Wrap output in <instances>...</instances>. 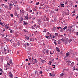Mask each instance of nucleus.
Masks as SVG:
<instances>
[{"mask_svg":"<svg viewBox=\"0 0 78 78\" xmlns=\"http://www.w3.org/2000/svg\"><path fill=\"white\" fill-rule=\"evenodd\" d=\"M66 42H67V41H68V38H66Z\"/></svg>","mask_w":78,"mask_h":78,"instance_id":"nucleus-38","label":"nucleus"},{"mask_svg":"<svg viewBox=\"0 0 78 78\" xmlns=\"http://www.w3.org/2000/svg\"><path fill=\"white\" fill-rule=\"evenodd\" d=\"M76 11V10H74V11L72 12V13H73V14L75 13V11Z\"/></svg>","mask_w":78,"mask_h":78,"instance_id":"nucleus-35","label":"nucleus"},{"mask_svg":"<svg viewBox=\"0 0 78 78\" xmlns=\"http://www.w3.org/2000/svg\"><path fill=\"white\" fill-rule=\"evenodd\" d=\"M66 63H69V64H70V63H71V61H66Z\"/></svg>","mask_w":78,"mask_h":78,"instance_id":"nucleus-17","label":"nucleus"},{"mask_svg":"<svg viewBox=\"0 0 78 78\" xmlns=\"http://www.w3.org/2000/svg\"><path fill=\"white\" fill-rule=\"evenodd\" d=\"M28 36H29V37H31V33L28 34Z\"/></svg>","mask_w":78,"mask_h":78,"instance_id":"nucleus-26","label":"nucleus"},{"mask_svg":"<svg viewBox=\"0 0 78 78\" xmlns=\"http://www.w3.org/2000/svg\"><path fill=\"white\" fill-rule=\"evenodd\" d=\"M5 28H7V29H8L9 28V24H7L5 25Z\"/></svg>","mask_w":78,"mask_h":78,"instance_id":"nucleus-8","label":"nucleus"},{"mask_svg":"<svg viewBox=\"0 0 78 78\" xmlns=\"http://www.w3.org/2000/svg\"><path fill=\"white\" fill-rule=\"evenodd\" d=\"M76 69H75V68L74 67H73V71H74Z\"/></svg>","mask_w":78,"mask_h":78,"instance_id":"nucleus-41","label":"nucleus"},{"mask_svg":"<svg viewBox=\"0 0 78 78\" xmlns=\"http://www.w3.org/2000/svg\"><path fill=\"white\" fill-rule=\"evenodd\" d=\"M25 19H27V20H28V16H25Z\"/></svg>","mask_w":78,"mask_h":78,"instance_id":"nucleus-20","label":"nucleus"},{"mask_svg":"<svg viewBox=\"0 0 78 78\" xmlns=\"http://www.w3.org/2000/svg\"><path fill=\"white\" fill-rule=\"evenodd\" d=\"M25 38H26V39H27V40H29V39H30V37H29L28 36H26Z\"/></svg>","mask_w":78,"mask_h":78,"instance_id":"nucleus-15","label":"nucleus"},{"mask_svg":"<svg viewBox=\"0 0 78 78\" xmlns=\"http://www.w3.org/2000/svg\"><path fill=\"white\" fill-rule=\"evenodd\" d=\"M55 36H58V33H55Z\"/></svg>","mask_w":78,"mask_h":78,"instance_id":"nucleus-23","label":"nucleus"},{"mask_svg":"<svg viewBox=\"0 0 78 78\" xmlns=\"http://www.w3.org/2000/svg\"><path fill=\"white\" fill-rule=\"evenodd\" d=\"M44 61H45V60H44L41 61V62H44Z\"/></svg>","mask_w":78,"mask_h":78,"instance_id":"nucleus-37","label":"nucleus"},{"mask_svg":"<svg viewBox=\"0 0 78 78\" xmlns=\"http://www.w3.org/2000/svg\"><path fill=\"white\" fill-rule=\"evenodd\" d=\"M56 37L54 35L53 37L52 38H53V39H55V37Z\"/></svg>","mask_w":78,"mask_h":78,"instance_id":"nucleus-39","label":"nucleus"},{"mask_svg":"<svg viewBox=\"0 0 78 78\" xmlns=\"http://www.w3.org/2000/svg\"><path fill=\"white\" fill-rule=\"evenodd\" d=\"M44 21H48V20H49V19H48V17H47L46 18V20H45V19H44Z\"/></svg>","mask_w":78,"mask_h":78,"instance_id":"nucleus-11","label":"nucleus"},{"mask_svg":"<svg viewBox=\"0 0 78 78\" xmlns=\"http://www.w3.org/2000/svg\"><path fill=\"white\" fill-rule=\"evenodd\" d=\"M30 41H31L32 42H33L34 41V40L32 38H30Z\"/></svg>","mask_w":78,"mask_h":78,"instance_id":"nucleus-21","label":"nucleus"},{"mask_svg":"<svg viewBox=\"0 0 78 78\" xmlns=\"http://www.w3.org/2000/svg\"><path fill=\"white\" fill-rule=\"evenodd\" d=\"M9 74H11V72H9Z\"/></svg>","mask_w":78,"mask_h":78,"instance_id":"nucleus-63","label":"nucleus"},{"mask_svg":"<svg viewBox=\"0 0 78 78\" xmlns=\"http://www.w3.org/2000/svg\"><path fill=\"white\" fill-rule=\"evenodd\" d=\"M9 75L10 77H11V78H12V77H13V75H12V74H10Z\"/></svg>","mask_w":78,"mask_h":78,"instance_id":"nucleus-24","label":"nucleus"},{"mask_svg":"<svg viewBox=\"0 0 78 78\" xmlns=\"http://www.w3.org/2000/svg\"><path fill=\"white\" fill-rule=\"evenodd\" d=\"M9 9L10 11L11 10V7H9Z\"/></svg>","mask_w":78,"mask_h":78,"instance_id":"nucleus-46","label":"nucleus"},{"mask_svg":"<svg viewBox=\"0 0 78 78\" xmlns=\"http://www.w3.org/2000/svg\"><path fill=\"white\" fill-rule=\"evenodd\" d=\"M12 5L11 4H10L9 5V6H12Z\"/></svg>","mask_w":78,"mask_h":78,"instance_id":"nucleus-61","label":"nucleus"},{"mask_svg":"<svg viewBox=\"0 0 78 78\" xmlns=\"http://www.w3.org/2000/svg\"><path fill=\"white\" fill-rule=\"evenodd\" d=\"M63 75H64V74H63V73H62V74H60V76L61 77L62 76H63Z\"/></svg>","mask_w":78,"mask_h":78,"instance_id":"nucleus-32","label":"nucleus"},{"mask_svg":"<svg viewBox=\"0 0 78 78\" xmlns=\"http://www.w3.org/2000/svg\"><path fill=\"white\" fill-rule=\"evenodd\" d=\"M10 33H12V30H11L10 31Z\"/></svg>","mask_w":78,"mask_h":78,"instance_id":"nucleus-55","label":"nucleus"},{"mask_svg":"<svg viewBox=\"0 0 78 78\" xmlns=\"http://www.w3.org/2000/svg\"><path fill=\"white\" fill-rule=\"evenodd\" d=\"M31 28H32V29H34V30H35V28H34V27H33V26H32V27H31Z\"/></svg>","mask_w":78,"mask_h":78,"instance_id":"nucleus-34","label":"nucleus"},{"mask_svg":"<svg viewBox=\"0 0 78 78\" xmlns=\"http://www.w3.org/2000/svg\"><path fill=\"white\" fill-rule=\"evenodd\" d=\"M33 62L34 63L33 64H36V63H37V60L34 59V60L33 61Z\"/></svg>","mask_w":78,"mask_h":78,"instance_id":"nucleus-4","label":"nucleus"},{"mask_svg":"<svg viewBox=\"0 0 78 78\" xmlns=\"http://www.w3.org/2000/svg\"><path fill=\"white\" fill-rule=\"evenodd\" d=\"M4 7L6 8V9H8L9 7L7 5H6L4 6Z\"/></svg>","mask_w":78,"mask_h":78,"instance_id":"nucleus-10","label":"nucleus"},{"mask_svg":"<svg viewBox=\"0 0 78 78\" xmlns=\"http://www.w3.org/2000/svg\"><path fill=\"white\" fill-rule=\"evenodd\" d=\"M60 31H61V32H62V29H61Z\"/></svg>","mask_w":78,"mask_h":78,"instance_id":"nucleus-56","label":"nucleus"},{"mask_svg":"<svg viewBox=\"0 0 78 78\" xmlns=\"http://www.w3.org/2000/svg\"><path fill=\"white\" fill-rule=\"evenodd\" d=\"M2 6H5V4H2Z\"/></svg>","mask_w":78,"mask_h":78,"instance_id":"nucleus-53","label":"nucleus"},{"mask_svg":"<svg viewBox=\"0 0 78 78\" xmlns=\"http://www.w3.org/2000/svg\"><path fill=\"white\" fill-rule=\"evenodd\" d=\"M23 18L22 17H21L20 18L19 21L20 22H22V21H23Z\"/></svg>","mask_w":78,"mask_h":78,"instance_id":"nucleus-6","label":"nucleus"},{"mask_svg":"<svg viewBox=\"0 0 78 78\" xmlns=\"http://www.w3.org/2000/svg\"><path fill=\"white\" fill-rule=\"evenodd\" d=\"M69 55H70V54H69V52L66 53V57H68V56H69Z\"/></svg>","mask_w":78,"mask_h":78,"instance_id":"nucleus-12","label":"nucleus"},{"mask_svg":"<svg viewBox=\"0 0 78 78\" xmlns=\"http://www.w3.org/2000/svg\"><path fill=\"white\" fill-rule=\"evenodd\" d=\"M71 31H72V29H70L69 30V31H70V33H71Z\"/></svg>","mask_w":78,"mask_h":78,"instance_id":"nucleus-57","label":"nucleus"},{"mask_svg":"<svg viewBox=\"0 0 78 78\" xmlns=\"http://www.w3.org/2000/svg\"><path fill=\"white\" fill-rule=\"evenodd\" d=\"M20 53V51H17V54H18V55H19V54Z\"/></svg>","mask_w":78,"mask_h":78,"instance_id":"nucleus-43","label":"nucleus"},{"mask_svg":"<svg viewBox=\"0 0 78 78\" xmlns=\"http://www.w3.org/2000/svg\"><path fill=\"white\" fill-rule=\"evenodd\" d=\"M72 41V40L71 39H69L68 40V42L70 43L71 42V41Z\"/></svg>","mask_w":78,"mask_h":78,"instance_id":"nucleus-19","label":"nucleus"},{"mask_svg":"<svg viewBox=\"0 0 78 78\" xmlns=\"http://www.w3.org/2000/svg\"><path fill=\"white\" fill-rule=\"evenodd\" d=\"M50 54H51V55H52V54H53V53H51V51H50Z\"/></svg>","mask_w":78,"mask_h":78,"instance_id":"nucleus-52","label":"nucleus"},{"mask_svg":"<svg viewBox=\"0 0 78 78\" xmlns=\"http://www.w3.org/2000/svg\"><path fill=\"white\" fill-rule=\"evenodd\" d=\"M0 24L2 27H4V26H5V24H6V23H2V22H1L0 23Z\"/></svg>","mask_w":78,"mask_h":78,"instance_id":"nucleus-2","label":"nucleus"},{"mask_svg":"<svg viewBox=\"0 0 78 78\" xmlns=\"http://www.w3.org/2000/svg\"><path fill=\"white\" fill-rule=\"evenodd\" d=\"M36 5H39V2H36Z\"/></svg>","mask_w":78,"mask_h":78,"instance_id":"nucleus-29","label":"nucleus"},{"mask_svg":"<svg viewBox=\"0 0 78 78\" xmlns=\"http://www.w3.org/2000/svg\"><path fill=\"white\" fill-rule=\"evenodd\" d=\"M27 46H29V44L28 43V42L27 43Z\"/></svg>","mask_w":78,"mask_h":78,"instance_id":"nucleus-51","label":"nucleus"},{"mask_svg":"<svg viewBox=\"0 0 78 78\" xmlns=\"http://www.w3.org/2000/svg\"><path fill=\"white\" fill-rule=\"evenodd\" d=\"M49 75L50 76H52V75H51V73H49Z\"/></svg>","mask_w":78,"mask_h":78,"instance_id":"nucleus-42","label":"nucleus"},{"mask_svg":"<svg viewBox=\"0 0 78 78\" xmlns=\"http://www.w3.org/2000/svg\"><path fill=\"white\" fill-rule=\"evenodd\" d=\"M43 53L44 54H45V51H44Z\"/></svg>","mask_w":78,"mask_h":78,"instance_id":"nucleus-59","label":"nucleus"},{"mask_svg":"<svg viewBox=\"0 0 78 78\" xmlns=\"http://www.w3.org/2000/svg\"><path fill=\"white\" fill-rule=\"evenodd\" d=\"M10 16L11 17H13V14H10Z\"/></svg>","mask_w":78,"mask_h":78,"instance_id":"nucleus-44","label":"nucleus"},{"mask_svg":"<svg viewBox=\"0 0 78 78\" xmlns=\"http://www.w3.org/2000/svg\"><path fill=\"white\" fill-rule=\"evenodd\" d=\"M48 52H49V50L48 49L46 50V53H48Z\"/></svg>","mask_w":78,"mask_h":78,"instance_id":"nucleus-30","label":"nucleus"},{"mask_svg":"<svg viewBox=\"0 0 78 78\" xmlns=\"http://www.w3.org/2000/svg\"><path fill=\"white\" fill-rule=\"evenodd\" d=\"M8 0H3V1L4 2H7V1H8Z\"/></svg>","mask_w":78,"mask_h":78,"instance_id":"nucleus-45","label":"nucleus"},{"mask_svg":"<svg viewBox=\"0 0 78 78\" xmlns=\"http://www.w3.org/2000/svg\"><path fill=\"white\" fill-rule=\"evenodd\" d=\"M50 37L51 38H51H52V37H51V34H50Z\"/></svg>","mask_w":78,"mask_h":78,"instance_id":"nucleus-47","label":"nucleus"},{"mask_svg":"<svg viewBox=\"0 0 78 78\" xmlns=\"http://www.w3.org/2000/svg\"><path fill=\"white\" fill-rule=\"evenodd\" d=\"M67 28V27L65 26L63 28V30H64H64H66Z\"/></svg>","mask_w":78,"mask_h":78,"instance_id":"nucleus-14","label":"nucleus"},{"mask_svg":"<svg viewBox=\"0 0 78 78\" xmlns=\"http://www.w3.org/2000/svg\"><path fill=\"white\" fill-rule=\"evenodd\" d=\"M56 40H55V41L54 42V43L55 44V45H56L57 44H56Z\"/></svg>","mask_w":78,"mask_h":78,"instance_id":"nucleus-22","label":"nucleus"},{"mask_svg":"<svg viewBox=\"0 0 78 78\" xmlns=\"http://www.w3.org/2000/svg\"><path fill=\"white\" fill-rule=\"evenodd\" d=\"M76 34L77 36H78V32H76Z\"/></svg>","mask_w":78,"mask_h":78,"instance_id":"nucleus-58","label":"nucleus"},{"mask_svg":"<svg viewBox=\"0 0 78 78\" xmlns=\"http://www.w3.org/2000/svg\"><path fill=\"white\" fill-rule=\"evenodd\" d=\"M51 61H50L48 64H49V65H51Z\"/></svg>","mask_w":78,"mask_h":78,"instance_id":"nucleus-31","label":"nucleus"},{"mask_svg":"<svg viewBox=\"0 0 78 78\" xmlns=\"http://www.w3.org/2000/svg\"><path fill=\"white\" fill-rule=\"evenodd\" d=\"M57 51H58V52H60L61 51H60V50H59V48H58L57 47H56V48Z\"/></svg>","mask_w":78,"mask_h":78,"instance_id":"nucleus-5","label":"nucleus"},{"mask_svg":"<svg viewBox=\"0 0 78 78\" xmlns=\"http://www.w3.org/2000/svg\"><path fill=\"white\" fill-rule=\"evenodd\" d=\"M0 72H1V73H0V75H2V73H3V70H2V69L1 68H0Z\"/></svg>","mask_w":78,"mask_h":78,"instance_id":"nucleus-3","label":"nucleus"},{"mask_svg":"<svg viewBox=\"0 0 78 78\" xmlns=\"http://www.w3.org/2000/svg\"><path fill=\"white\" fill-rule=\"evenodd\" d=\"M47 34L48 35H49V34H50V33H49V32H47Z\"/></svg>","mask_w":78,"mask_h":78,"instance_id":"nucleus-36","label":"nucleus"},{"mask_svg":"<svg viewBox=\"0 0 78 78\" xmlns=\"http://www.w3.org/2000/svg\"><path fill=\"white\" fill-rule=\"evenodd\" d=\"M64 4L60 5V6H62V7H63V8H64Z\"/></svg>","mask_w":78,"mask_h":78,"instance_id":"nucleus-25","label":"nucleus"},{"mask_svg":"<svg viewBox=\"0 0 78 78\" xmlns=\"http://www.w3.org/2000/svg\"><path fill=\"white\" fill-rule=\"evenodd\" d=\"M9 63L10 64H12V60L11 59L10 60H8Z\"/></svg>","mask_w":78,"mask_h":78,"instance_id":"nucleus-9","label":"nucleus"},{"mask_svg":"<svg viewBox=\"0 0 78 78\" xmlns=\"http://www.w3.org/2000/svg\"><path fill=\"white\" fill-rule=\"evenodd\" d=\"M55 10L56 11H58V9H55Z\"/></svg>","mask_w":78,"mask_h":78,"instance_id":"nucleus-62","label":"nucleus"},{"mask_svg":"<svg viewBox=\"0 0 78 78\" xmlns=\"http://www.w3.org/2000/svg\"><path fill=\"white\" fill-rule=\"evenodd\" d=\"M74 65H75V63H74V62H73L71 64V67H73Z\"/></svg>","mask_w":78,"mask_h":78,"instance_id":"nucleus-7","label":"nucleus"},{"mask_svg":"<svg viewBox=\"0 0 78 78\" xmlns=\"http://www.w3.org/2000/svg\"><path fill=\"white\" fill-rule=\"evenodd\" d=\"M61 40L62 42H64V40L63 39H62Z\"/></svg>","mask_w":78,"mask_h":78,"instance_id":"nucleus-50","label":"nucleus"},{"mask_svg":"<svg viewBox=\"0 0 78 78\" xmlns=\"http://www.w3.org/2000/svg\"><path fill=\"white\" fill-rule=\"evenodd\" d=\"M40 74H42V71H40Z\"/></svg>","mask_w":78,"mask_h":78,"instance_id":"nucleus-54","label":"nucleus"},{"mask_svg":"<svg viewBox=\"0 0 78 78\" xmlns=\"http://www.w3.org/2000/svg\"><path fill=\"white\" fill-rule=\"evenodd\" d=\"M75 70H76V71L78 72V68H76Z\"/></svg>","mask_w":78,"mask_h":78,"instance_id":"nucleus-49","label":"nucleus"},{"mask_svg":"<svg viewBox=\"0 0 78 78\" xmlns=\"http://www.w3.org/2000/svg\"><path fill=\"white\" fill-rule=\"evenodd\" d=\"M52 66H53L54 67H55V65H52Z\"/></svg>","mask_w":78,"mask_h":78,"instance_id":"nucleus-64","label":"nucleus"},{"mask_svg":"<svg viewBox=\"0 0 78 78\" xmlns=\"http://www.w3.org/2000/svg\"><path fill=\"white\" fill-rule=\"evenodd\" d=\"M6 41H10V40L9 39V38H6Z\"/></svg>","mask_w":78,"mask_h":78,"instance_id":"nucleus-33","label":"nucleus"},{"mask_svg":"<svg viewBox=\"0 0 78 78\" xmlns=\"http://www.w3.org/2000/svg\"><path fill=\"white\" fill-rule=\"evenodd\" d=\"M45 37L46 38V39H50V37H49V36H45ZM49 37V38H48Z\"/></svg>","mask_w":78,"mask_h":78,"instance_id":"nucleus-16","label":"nucleus"},{"mask_svg":"<svg viewBox=\"0 0 78 78\" xmlns=\"http://www.w3.org/2000/svg\"><path fill=\"white\" fill-rule=\"evenodd\" d=\"M9 69H12V68H11V67H9Z\"/></svg>","mask_w":78,"mask_h":78,"instance_id":"nucleus-40","label":"nucleus"},{"mask_svg":"<svg viewBox=\"0 0 78 78\" xmlns=\"http://www.w3.org/2000/svg\"><path fill=\"white\" fill-rule=\"evenodd\" d=\"M24 10H22V11H21V13L23 14L24 13Z\"/></svg>","mask_w":78,"mask_h":78,"instance_id":"nucleus-18","label":"nucleus"},{"mask_svg":"<svg viewBox=\"0 0 78 78\" xmlns=\"http://www.w3.org/2000/svg\"><path fill=\"white\" fill-rule=\"evenodd\" d=\"M36 19V18L34 17L32 18V20H34V19Z\"/></svg>","mask_w":78,"mask_h":78,"instance_id":"nucleus-48","label":"nucleus"},{"mask_svg":"<svg viewBox=\"0 0 78 78\" xmlns=\"http://www.w3.org/2000/svg\"><path fill=\"white\" fill-rule=\"evenodd\" d=\"M34 28L35 29H37V27L36 26V25H34Z\"/></svg>","mask_w":78,"mask_h":78,"instance_id":"nucleus-28","label":"nucleus"},{"mask_svg":"<svg viewBox=\"0 0 78 78\" xmlns=\"http://www.w3.org/2000/svg\"><path fill=\"white\" fill-rule=\"evenodd\" d=\"M25 60L26 61H28V59H26Z\"/></svg>","mask_w":78,"mask_h":78,"instance_id":"nucleus-60","label":"nucleus"},{"mask_svg":"<svg viewBox=\"0 0 78 78\" xmlns=\"http://www.w3.org/2000/svg\"><path fill=\"white\" fill-rule=\"evenodd\" d=\"M24 23V25H28V23H27L26 22L24 21L23 22Z\"/></svg>","mask_w":78,"mask_h":78,"instance_id":"nucleus-13","label":"nucleus"},{"mask_svg":"<svg viewBox=\"0 0 78 78\" xmlns=\"http://www.w3.org/2000/svg\"><path fill=\"white\" fill-rule=\"evenodd\" d=\"M7 64L8 66H10V63H9L8 61H7Z\"/></svg>","mask_w":78,"mask_h":78,"instance_id":"nucleus-27","label":"nucleus"},{"mask_svg":"<svg viewBox=\"0 0 78 78\" xmlns=\"http://www.w3.org/2000/svg\"><path fill=\"white\" fill-rule=\"evenodd\" d=\"M10 51L8 49H5V48H4V51H3L2 52V53L3 54L5 55L7 53H9V52Z\"/></svg>","mask_w":78,"mask_h":78,"instance_id":"nucleus-1","label":"nucleus"}]
</instances>
